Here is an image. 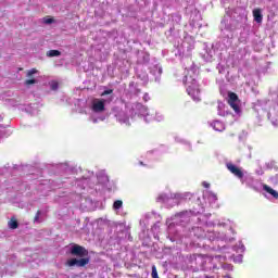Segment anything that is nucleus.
Here are the masks:
<instances>
[{
	"label": "nucleus",
	"mask_w": 278,
	"mask_h": 278,
	"mask_svg": "<svg viewBox=\"0 0 278 278\" xmlns=\"http://www.w3.org/2000/svg\"><path fill=\"white\" fill-rule=\"evenodd\" d=\"M152 278H160L157 276V267H155V265L152 266Z\"/></svg>",
	"instance_id": "16"
},
{
	"label": "nucleus",
	"mask_w": 278,
	"mask_h": 278,
	"mask_svg": "<svg viewBox=\"0 0 278 278\" xmlns=\"http://www.w3.org/2000/svg\"><path fill=\"white\" fill-rule=\"evenodd\" d=\"M202 186H203L204 188H210V182L204 181V182L202 184Z\"/></svg>",
	"instance_id": "21"
},
{
	"label": "nucleus",
	"mask_w": 278,
	"mask_h": 278,
	"mask_svg": "<svg viewBox=\"0 0 278 278\" xmlns=\"http://www.w3.org/2000/svg\"><path fill=\"white\" fill-rule=\"evenodd\" d=\"M50 88L51 90H58V88H60V84L56 80H52L50 83Z\"/></svg>",
	"instance_id": "14"
},
{
	"label": "nucleus",
	"mask_w": 278,
	"mask_h": 278,
	"mask_svg": "<svg viewBox=\"0 0 278 278\" xmlns=\"http://www.w3.org/2000/svg\"><path fill=\"white\" fill-rule=\"evenodd\" d=\"M190 79L191 83L188 81V76H186L185 86H187V92L193 101H201V88L199 87V83L192 77H190Z\"/></svg>",
	"instance_id": "2"
},
{
	"label": "nucleus",
	"mask_w": 278,
	"mask_h": 278,
	"mask_svg": "<svg viewBox=\"0 0 278 278\" xmlns=\"http://www.w3.org/2000/svg\"><path fill=\"white\" fill-rule=\"evenodd\" d=\"M93 112H103L105 110V102L103 100H99L92 105Z\"/></svg>",
	"instance_id": "5"
},
{
	"label": "nucleus",
	"mask_w": 278,
	"mask_h": 278,
	"mask_svg": "<svg viewBox=\"0 0 278 278\" xmlns=\"http://www.w3.org/2000/svg\"><path fill=\"white\" fill-rule=\"evenodd\" d=\"M226 167L232 175H235V177H238V179L244 178V172H242V168L233 165V163H227Z\"/></svg>",
	"instance_id": "3"
},
{
	"label": "nucleus",
	"mask_w": 278,
	"mask_h": 278,
	"mask_svg": "<svg viewBox=\"0 0 278 278\" xmlns=\"http://www.w3.org/2000/svg\"><path fill=\"white\" fill-rule=\"evenodd\" d=\"M213 129H215V131H223L225 126L219 121H217L213 123Z\"/></svg>",
	"instance_id": "9"
},
{
	"label": "nucleus",
	"mask_w": 278,
	"mask_h": 278,
	"mask_svg": "<svg viewBox=\"0 0 278 278\" xmlns=\"http://www.w3.org/2000/svg\"><path fill=\"white\" fill-rule=\"evenodd\" d=\"M253 17L256 23H262V21H264V15H262V9H254Z\"/></svg>",
	"instance_id": "6"
},
{
	"label": "nucleus",
	"mask_w": 278,
	"mask_h": 278,
	"mask_svg": "<svg viewBox=\"0 0 278 278\" xmlns=\"http://www.w3.org/2000/svg\"><path fill=\"white\" fill-rule=\"evenodd\" d=\"M227 278H231V277H229V276H226Z\"/></svg>",
	"instance_id": "23"
},
{
	"label": "nucleus",
	"mask_w": 278,
	"mask_h": 278,
	"mask_svg": "<svg viewBox=\"0 0 278 278\" xmlns=\"http://www.w3.org/2000/svg\"><path fill=\"white\" fill-rule=\"evenodd\" d=\"M186 214H188V211H182L180 213H177L176 216L181 218V216H186Z\"/></svg>",
	"instance_id": "19"
},
{
	"label": "nucleus",
	"mask_w": 278,
	"mask_h": 278,
	"mask_svg": "<svg viewBox=\"0 0 278 278\" xmlns=\"http://www.w3.org/2000/svg\"><path fill=\"white\" fill-rule=\"evenodd\" d=\"M121 207H123V200H116L113 203V210H121Z\"/></svg>",
	"instance_id": "11"
},
{
	"label": "nucleus",
	"mask_w": 278,
	"mask_h": 278,
	"mask_svg": "<svg viewBox=\"0 0 278 278\" xmlns=\"http://www.w3.org/2000/svg\"><path fill=\"white\" fill-rule=\"evenodd\" d=\"M10 229H18V220L16 218H11L9 222Z\"/></svg>",
	"instance_id": "10"
},
{
	"label": "nucleus",
	"mask_w": 278,
	"mask_h": 278,
	"mask_svg": "<svg viewBox=\"0 0 278 278\" xmlns=\"http://www.w3.org/2000/svg\"><path fill=\"white\" fill-rule=\"evenodd\" d=\"M40 214H41V212L37 211L35 217H34V223H38V220H40Z\"/></svg>",
	"instance_id": "17"
},
{
	"label": "nucleus",
	"mask_w": 278,
	"mask_h": 278,
	"mask_svg": "<svg viewBox=\"0 0 278 278\" xmlns=\"http://www.w3.org/2000/svg\"><path fill=\"white\" fill-rule=\"evenodd\" d=\"M141 166H143L144 164L142 162H140Z\"/></svg>",
	"instance_id": "22"
},
{
	"label": "nucleus",
	"mask_w": 278,
	"mask_h": 278,
	"mask_svg": "<svg viewBox=\"0 0 278 278\" xmlns=\"http://www.w3.org/2000/svg\"><path fill=\"white\" fill-rule=\"evenodd\" d=\"M263 190H265V192H267L268 194H271L274 199H278V192L275 189L270 188V186L263 185Z\"/></svg>",
	"instance_id": "7"
},
{
	"label": "nucleus",
	"mask_w": 278,
	"mask_h": 278,
	"mask_svg": "<svg viewBox=\"0 0 278 278\" xmlns=\"http://www.w3.org/2000/svg\"><path fill=\"white\" fill-rule=\"evenodd\" d=\"M45 23H46L47 25H51V23H53V18L45 20Z\"/></svg>",
	"instance_id": "20"
},
{
	"label": "nucleus",
	"mask_w": 278,
	"mask_h": 278,
	"mask_svg": "<svg viewBox=\"0 0 278 278\" xmlns=\"http://www.w3.org/2000/svg\"><path fill=\"white\" fill-rule=\"evenodd\" d=\"M156 201L159 203H166V201H168V197H166V194H161L157 197Z\"/></svg>",
	"instance_id": "12"
},
{
	"label": "nucleus",
	"mask_w": 278,
	"mask_h": 278,
	"mask_svg": "<svg viewBox=\"0 0 278 278\" xmlns=\"http://www.w3.org/2000/svg\"><path fill=\"white\" fill-rule=\"evenodd\" d=\"M71 254L81 258L80 260L70 258L66 262V266H70V267L77 266L78 268H84V266H88V264H90V258L86 257L88 256V250H86V248L79 244H75L71 249Z\"/></svg>",
	"instance_id": "1"
},
{
	"label": "nucleus",
	"mask_w": 278,
	"mask_h": 278,
	"mask_svg": "<svg viewBox=\"0 0 278 278\" xmlns=\"http://www.w3.org/2000/svg\"><path fill=\"white\" fill-rule=\"evenodd\" d=\"M60 55H62V52H60V50H49L47 52L48 58H60Z\"/></svg>",
	"instance_id": "8"
},
{
	"label": "nucleus",
	"mask_w": 278,
	"mask_h": 278,
	"mask_svg": "<svg viewBox=\"0 0 278 278\" xmlns=\"http://www.w3.org/2000/svg\"><path fill=\"white\" fill-rule=\"evenodd\" d=\"M34 84H38V80L31 78V79H26V80L24 81V85H25V86H34Z\"/></svg>",
	"instance_id": "13"
},
{
	"label": "nucleus",
	"mask_w": 278,
	"mask_h": 278,
	"mask_svg": "<svg viewBox=\"0 0 278 278\" xmlns=\"http://www.w3.org/2000/svg\"><path fill=\"white\" fill-rule=\"evenodd\" d=\"M112 92H114V90H112V89L104 90V91L102 92V97H105V96H108V94H112Z\"/></svg>",
	"instance_id": "18"
},
{
	"label": "nucleus",
	"mask_w": 278,
	"mask_h": 278,
	"mask_svg": "<svg viewBox=\"0 0 278 278\" xmlns=\"http://www.w3.org/2000/svg\"><path fill=\"white\" fill-rule=\"evenodd\" d=\"M238 101V94L236 92H228V105L236 112H240V106L236 103Z\"/></svg>",
	"instance_id": "4"
},
{
	"label": "nucleus",
	"mask_w": 278,
	"mask_h": 278,
	"mask_svg": "<svg viewBox=\"0 0 278 278\" xmlns=\"http://www.w3.org/2000/svg\"><path fill=\"white\" fill-rule=\"evenodd\" d=\"M36 73H38V70L31 68L30 71L27 72L26 76L31 77V76L36 75Z\"/></svg>",
	"instance_id": "15"
}]
</instances>
